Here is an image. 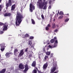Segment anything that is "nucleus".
Returning a JSON list of instances; mask_svg holds the SVG:
<instances>
[{
	"mask_svg": "<svg viewBox=\"0 0 73 73\" xmlns=\"http://www.w3.org/2000/svg\"><path fill=\"white\" fill-rule=\"evenodd\" d=\"M48 8L49 9H50L51 8V6L50 5L49 6Z\"/></svg>",
	"mask_w": 73,
	"mask_h": 73,
	"instance_id": "obj_39",
	"label": "nucleus"
},
{
	"mask_svg": "<svg viewBox=\"0 0 73 73\" xmlns=\"http://www.w3.org/2000/svg\"><path fill=\"white\" fill-rule=\"evenodd\" d=\"M15 61H17V58H15Z\"/></svg>",
	"mask_w": 73,
	"mask_h": 73,
	"instance_id": "obj_44",
	"label": "nucleus"
},
{
	"mask_svg": "<svg viewBox=\"0 0 73 73\" xmlns=\"http://www.w3.org/2000/svg\"><path fill=\"white\" fill-rule=\"evenodd\" d=\"M41 55H42V54H39V58H40V56H41Z\"/></svg>",
	"mask_w": 73,
	"mask_h": 73,
	"instance_id": "obj_37",
	"label": "nucleus"
},
{
	"mask_svg": "<svg viewBox=\"0 0 73 73\" xmlns=\"http://www.w3.org/2000/svg\"><path fill=\"white\" fill-rule=\"evenodd\" d=\"M18 52V50L17 49H15L14 51V55H16V54H17Z\"/></svg>",
	"mask_w": 73,
	"mask_h": 73,
	"instance_id": "obj_12",
	"label": "nucleus"
},
{
	"mask_svg": "<svg viewBox=\"0 0 73 73\" xmlns=\"http://www.w3.org/2000/svg\"><path fill=\"white\" fill-rule=\"evenodd\" d=\"M53 56V53L51 54H50V57H52Z\"/></svg>",
	"mask_w": 73,
	"mask_h": 73,
	"instance_id": "obj_33",
	"label": "nucleus"
},
{
	"mask_svg": "<svg viewBox=\"0 0 73 73\" xmlns=\"http://www.w3.org/2000/svg\"><path fill=\"white\" fill-rule=\"evenodd\" d=\"M44 44H45V43L44 42Z\"/></svg>",
	"mask_w": 73,
	"mask_h": 73,
	"instance_id": "obj_62",
	"label": "nucleus"
},
{
	"mask_svg": "<svg viewBox=\"0 0 73 73\" xmlns=\"http://www.w3.org/2000/svg\"><path fill=\"white\" fill-rule=\"evenodd\" d=\"M19 68L20 69H23L24 68V65L22 64H20L19 65Z\"/></svg>",
	"mask_w": 73,
	"mask_h": 73,
	"instance_id": "obj_10",
	"label": "nucleus"
},
{
	"mask_svg": "<svg viewBox=\"0 0 73 73\" xmlns=\"http://www.w3.org/2000/svg\"><path fill=\"white\" fill-rule=\"evenodd\" d=\"M46 30H48V29H49V27L47 26L46 27Z\"/></svg>",
	"mask_w": 73,
	"mask_h": 73,
	"instance_id": "obj_31",
	"label": "nucleus"
},
{
	"mask_svg": "<svg viewBox=\"0 0 73 73\" xmlns=\"http://www.w3.org/2000/svg\"><path fill=\"white\" fill-rule=\"evenodd\" d=\"M28 48H27L25 49V52H28Z\"/></svg>",
	"mask_w": 73,
	"mask_h": 73,
	"instance_id": "obj_35",
	"label": "nucleus"
},
{
	"mask_svg": "<svg viewBox=\"0 0 73 73\" xmlns=\"http://www.w3.org/2000/svg\"><path fill=\"white\" fill-rule=\"evenodd\" d=\"M46 0H43L44 1H46Z\"/></svg>",
	"mask_w": 73,
	"mask_h": 73,
	"instance_id": "obj_53",
	"label": "nucleus"
},
{
	"mask_svg": "<svg viewBox=\"0 0 73 73\" xmlns=\"http://www.w3.org/2000/svg\"><path fill=\"white\" fill-rule=\"evenodd\" d=\"M40 1H42V0H39Z\"/></svg>",
	"mask_w": 73,
	"mask_h": 73,
	"instance_id": "obj_56",
	"label": "nucleus"
},
{
	"mask_svg": "<svg viewBox=\"0 0 73 73\" xmlns=\"http://www.w3.org/2000/svg\"><path fill=\"white\" fill-rule=\"evenodd\" d=\"M36 69H37V68H36Z\"/></svg>",
	"mask_w": 73,
	"mask_h": 73,
	"instance_id": "obj_58",
	"label": "nucleus"
},
{
	"mask_svg": "<svg viewBox=\"0 0 73 73\" xmlns=\"http://www.w3.org/2000/svg\"><path fill=\"white\" fill-rule=\"evenodd\" d=\"M49 44V43H48V44Z\"/></svg>",
	"mask_w": 73,
	"mask_h": 73,
	"instance_id": "obj_59",
	"label": "nucleus"
},
{
	"mask_svg": "<svg viewBox=\"0 0 73 73\" xmlns=\"http://www.w3.org/2000/svg\"><path fill=\"white\" fill-rule=\"evenodd\" d=\"M11 14L10 13H6L4 14V16H10Z\"/></svg>",
	"mask_w": 73,
	"mask_h": 73,
	"instance_id": "obj_13",
	"label": "nucleus"
},
{
	"mask_svg": "<svg viewBox=\"0 0 73 73\" xmlns=\"http://www.w3.org/2000/svg\"><path fill=\"white\" fill-rule=\"evenodd\" d=\"M56 67H57V65H56V64H55V66H54V67H53L52 69H51V71L52 72H54L56 70Z\"/></svg>",
	"mask_w": 73,
	"mask_h": 73,
	"instance_id": "obj_9",
	"label": "nucleus"
},
{
	"mask_svg": "<svg viewBox=\"0 0 73 73\" xmlns=\"http://www.w3.org/2000/svg\"><path fill=\"white\" fill-rule=\"evenodd\" d=\"M12 1H13V3H15V1H13V0H12Z\"/></svg>",
	"mask_w": 73,
	"mask_h": 73,
	"instance_id": "obj_46",
	"label": "nucleus"
},
{
	"mask_svg": "<svg viewBox=\"0 0 73 73\" xmlns=\"http://www.w3.org/2000/svg\"><path fill=\"white\" fill-rule=\"evenodd\" d=\"M3 25V23L0 22V25Z\"/></svg>",
	"mask_w": 73,
	"mask_h": 73,
	"instance_id": "obj_36",
	"label": "nucleus"
},
{
	"mask_svg": "<svg viewBox=\"0 0 73 73\" xmlns=\"http://www.w3.org/2000/svg\"><path fill=\"white\" fill-rule=\"evenodd\" d=\"M8 73H10V72H8Z\"/></svg>",
	"mask_w": 73,
	"mask_h": 73,
	"instance_id": "obj_61",
	"label": "nucleus"
},
{
	"mask_svg": "<svg viewBox=\"0 0 73 73\" xmlns=\"http://www.w3.org/2000/svg\"><path fill=\"white\" fill-rule=\"evenodd\" d=\"M32 23L33 24H35V21L33 19H31Z\"/></svg>",
	"mask_w": 73,
	"mask_h": 73,
	"instance_id": "obj_20",
	"label": "nucleus"
},
{
	"mask_svg": "<svg viewBox=\"0 0 73 73\" xmlns=\"http://www.w3.org/2000/svg\"><path fill=\"white\" fill-rule=\"evenodd\" d=\"M31 55H29V57H31Z\"/></svg>",
	"mask_w": 73,
	"mask_h": 73,
	"instance_id": "obj_49",
	"label": "nucleus"
},
{
	"mask_svg": "<svg viewBox=\"0 0 73 73\" xmlns=\"http://www.w3.org/2000/svg\"><path fill=\"white\" fill-rule=\"evenodd\" d=\"M63 15H61L59 17H58L59 19H62L63 18Z\"/></svg>",
	"mask_w": 73,
	"mask_h": 73,
	"instance_id": "obj_21",
	"label": "nucleus"
},
{
	"mask_svg": "<svg viewBox=\"0 0 73 73\" xmlns=\"http://www.w3.org/2000/svg\"><path fill=\"white\" fill-rule=\"evenodd\" d=\"M48 4L47 1H44L42 2L39 3L38 5L40 9H42L43 8V9H46V4ZM43 7H44L43 8Z\"/></svg>",
	"mask_w": 73,
	"mask_h": 73,
	"instance_id": "obj_2",
	"label": "nucleus"
},
{
	"mask_svg": "<svg viewBox=\"0 0 73 73\" xmlns=\"http://www.w3.org/2000/svg\"><path fill=\"white\" fill-rule=\"evenodd\" d=\"M38 72L39 73H41V72L40 71H38Z\"/></svg>",
	"mask_w": 73,
	"mask_h": 73,
	"instance_id": "obj_43",
	"label": "nucleus"
},
{
	"mask_svg": "<svg viewBox=\"0 0 73 73\" xmlns=\"http://www.w3.org/2000/svg\"><path fill=\"white\" fill-rule=\"evenodd\" d=\"M25 70H24V72H27L29 69V68H28V65L27 64H26L25 65Z\"/></svg>",
	"mask_w": 73,
	"mask_h": 73,
	"instance_id": "obj_8",
	"label": "nucleus"
},
{
	"mask_svg": "<svg viewBox=\"0 0 73 73\" xmlns=\"http://www.w3.org/2000/svg\"><path fill=\"white\" fill-rule=\"evenodd\" d=\"M57 29H56L54 31V32H57Z\"/></svg>",
	"mask_w": 73,
	"mask_h": 73,
	"instance_id": "obj_38",
	"label": "nucleus"
},
{
	"mask_svg": "<svg viewBox=\"0 0 73 73\" xmlns=\"http://www.w3.org/2000/svg\"><path fill=\"white\" fill-rule=\"evenodd\" d=\"M11 49H13V47H11Z\"/></svg>",
	"mask_w": 73,
	"mask_h": 73,
	"instance_id": "obj_50",
	"label": "nucleus"
},
{
	"mask_svg": "<svg viewBox=\"0 0 73 73\" xmlns=\"http://www.w3.org/2000/svg\"><path fill=\"white\" fill-rule=\"evenodd\" d=\"M12 5V2H11V0H9V2L6 3V6L7 7H7H8L9 6H10Z\"/></svg>",
	"mask_w": 73,
	"mask_h": 73,
	"instance_id": "obj_5",
	"label": "nucleus"
},
{
	"mask_svg": "<svg viewBox=\"0 0 73 73\" xmlns=\"http://www.w3.org/2000/svg\"><path fill=\"white\" fill-rule=\"evenodd\" d=\"M46 53L47 56H49L50 54V52H46Z\"/></svg>",
	"mask_w": 73,
	"mask_h": 73,
	"instance_id": "obj_19",
	"label": "nucleus"
},
{
	"mask_svg": "<svg viewBox=\"0 0 73 73\" xmlns=\"http://www.w3.org/2000/svg\"><path fill=\"white\" fill-rule=\"evenodd\" d=\"M29 38L31 40H32V39H33V38H34V37L33 36H31Z\"/></svg>",
	"mask_w": 73,
	"mask_h": 73,
	"instance_id": "obj_26",
	"label": "nucleus"
},
{
	"mask_svg": "<svg viewBox=\"0 0 73 73\" xmlns=\"http://www.w3.org/2000/svg\"><path fill=\"white\" fill-rule=\"evenodd\" d=\"M29 35H28V34H26L25 35V37H28Z\"/></svg>",
	"mask_w": 73,
	"mask_h": 73,
	"instance_id": "obj_29",
	"label": "nucleus"
},
{
	"mask_svg": "<svg viewBox=\"0 0 73 73\" xmlns=\"http://www.w3.org/2000/svg\"><path fill=\"white\" fill-rule=\"evenodd\" d=\"M55 24L54 23H52V28H55Z\"/></svg>",
	"mask_w": 73,
	"mask_h": 73,
	"instance_id": "obj_22",
	"label": "nucleus"
},
{
	"mask_svg": "<svg viewBox=\"0 0 73 73\" xmlns=\"http://www.w3.org/2000/svg\"><path fill=\"white\" fill-rule=\"evenodd\" d=\"M59 15H64V13L62 11H60L59 13Z\"/></svg>",
	"mask_w": 73,
	"mask_h": 73,
	"instance_id": "obj_24",
	"label": "nucleus"
},
{
	"mask_svg": "<svg viewBox=\"0 0 73 73\" xmlns=\"http://www.w3.org/2000/svg\"><path fill=\"white\" fill-rule=\"evenodd\" d=\"M53 14H54V12H53Z\"/></svg>",
	"mask_w": 73,
	"mask_h": 73,
	"instance_id": "obj_55",
	"label": "nucleus"
},
{
	"mask_svg": "<svg viewBox=\"0 0 73 73\" xmlns=\"http://www.w3.org/2000/svg\"><path fill=\"white\" fill-rule=\"evenodd\" d=\"M57 40H55V41L54 46H52L50 45H49L48 46V47L49 48H55V47H56L57 46Z\"/></svg>",
	"mask_w": 73,
	"mask_h": 73,
	"instance_id": "obj_3",
	"label": "nucleus"
},
{
	"mask_svg": "<svg viewBox=\"0 0 73 73\" xmlns=\"http://www.w3.org/2000/svg\"><path fill=\"white\" fill-rule=\"evenodd\" d=\"M2 7V5H0V12L1 11V8Z\"/></svg>",
	"mask_w": 73,
	"mask_h": 73,
	"instance_id": "obj_30",
	"label": "nucleus"
},
{
	"mask_svg": "<svg viewBox=\"0 0 73 73\" xmlns=\"http://www.w3.org/2000/svg\"><path fill=\"white\" fill-rule=\"evenodd\" d=\"M0 57H1V55L0 54Z\"/></svg>",
	"mask_w": 73,
	"mask_h": 73,
	"instance_id": "obj_57",
	"label": "nucleus"
},
{
	"mask_svg": "<svg viewBox=\"0 0 73 73\" xmlns=\"http://www.w3.org/2000/svg\"><path fill=\"white\" fill-rule=\"evenodd\" d=\"M28 44L30 46H32V40H29V41Z\"/></svg>",
	"mask_w": 73,
	"mask_h": 73,
	"instance_id": "obj_14",
	"label": "nucleus"
},
{
	"mask_svg": "<svg viewBox=\"0 0 73 73\" xmlns=\"http://www.w3.org/2000/svg\"><path fill=\"white\" fill-rule=\"evenodd\" d=\"M59 13V11H58L57 15H58Z\"/></svg>",
	"mask_w": 73,
	"mask_h": 73,
	"instance_id": "obj_47",
	"label": "nucleus"
},
{
	"mask_svg": "<svg viewBox=\"0 0 73 73\" xmlns=\"http://www.w3.org/2000/svg\"><path fill=\"white\" fill-rule=\"evenodd\" d=\"M69 19H66L65 20V22H68V21H69Z\"/></svg>",
	"mask_w": 73,
	"mask_h": 73,
	"instance_id": "obj_25",
	"label": "nucleus"
},
{
	"mask_svg": "<svg viewBox=\"0 0 73 73\" xmlns=\"http://www.w3.org/2000/svg\"><path fill=\"white\" fill-rule=\"evenodd\" d=\"M53 21H55V19H54Z\"/></svg>",
	"mask_w": 73,
	"mask_h": 73,
	"instance_id": "obj_52",
	"label": "nucleus"
},
{
	"mask_svg": "<svg viewBox=\"0 0 73 73\" xmlns=\"http://www.w3.org/2000/svg\"><path fill=\"white\" fill-rule=\"evenodd\" d=\"M3 33V31H1V33H1V34H2V33Z\"/></svg>",
	"mask_w": 73,
	"mask_h": 73,
	"instance_id": "obj_42",
	"label": "nucleus"
},
{
	"mask_svg": "<svg viewBox=\"0 0 73 73\" xmlns=\"http://www.w3.org/2000/svg\"><path fill=\"white\" fill-rule=\"evenodd\" d=\"M50 42L51 43H53L54 42V40L53 39H52L51 40Z\"/></svg>",
	"mask_w": 73,
	"mask_h": 73,
	"instance_id": "obj_23",
	"label": "nucleus"
},
{
	"mask_svg": "<svg viewBox=\"0 0 73 73\" xmlns=\"http://www.w3.org/2000/svg\"><path fill=\"white\" fill-rule=\"evenodd\" d=\"M47 27H50V24H48Z\"/></svg>",
	"mask_w": 73,
	"mask_h": 73,
	"instance_id": "obj_34",
	"label": "nucleus"
},
{
	"mask_svg": "<svg viewBox=\"0 0 73 73\" xmlns=\"http://www.w3.org/2000/svg\"><path fill=\"white\" fill-rule=\"evenodd\" d=\"M15 8V5H13L11 7V11L14 10V9Z\"/></svg>",
	"mask_w": 73,
	"mask_h": 73,
	"instance_id": "obj_16",
	"label": "nucleus"
},
{
	"mask_svg": "<svg viewBox=\"0 0 73 73\" xmlns=\"http://www.w3.org/2000/svg\"><path fill=\"white\" fill-rule=\"evenodd\" d=\"M1 48H3L4 47V46H3L2 45H1Z\"/></svg>",
	"mask_w": 73,
	"mask_h": 73,
	"instance_id": "obj_40",
	"label": "nucleus"
},
{
	"mask_svg": "<svg viewBox=\"0 0 73 73\" xmlns=\"http://www.w3.org/2000/svg\"><path fill=\"white\" fill-rule=\"evenodd\" d=\"M30 12H32L33 10L35 9V6H33L32 4H30Z\"/></svg>",
	"mask_w": 73,
	"mask_h": 73,
	"instance_id": "obj_4",
	"label": "nucleus"
},
{
	"mask_svg": "<svg viewBox=\"0 0 73 73\" xmlns=\"http://www.w3.org/2000/svg\"><path fill=\"white\" fill-rule=\"evenodd\" d=\"M7 27H8V24L7 23H5L3 29V31H6L7 29Z\"/></svg>",
	"mask_w": 73,
	"mask_h": 73,
	"instance_id": "obj_6",
	"label": "nucleus"
},
{
	"mask_svg": "<svg viewBox=\"0 0 73 73\" xmlns=\"http://www.w3.org/2000/svg\"><path fill=\"white\" fill-rule=\"evenodd\" d=\"M56 38H56V37H54V39H56Z\"/></svg>",
	"mask_w": 73,
	"mask_h": 73,
	"instance_id": "obj_45",
	"label": "nucleus"
},
{
	"mask_svg": "<svg viewBox=\"0 0 73 73\" xmlns=\"http://www.w3.org/2000/svg\"><path fill=\"white\" fill-rule=\"evenodd\" d=\"M6 70V69H3L2 70L0 71V73H5Z\"/></svg>",
	"mask_w": 73,
	"mask_h": 73,
	"instance_id": "obj_17",
	"label": "nucleus"
},
{
	"mask_svg": "<svg viewBox=\"0 0 73 73\" xmlns=\"http://www.w3.org/2000/svg\"><path fill=\"white\" fill-rule=\"evenodd\" d=\"M55 0H53V1H54Z\"/></svg>",
	"mask_w": 73,
	"mask_h": 73,
	"instance_id": "obj_60",
	"label": "nucleus"
},
{
	"mask_svg": "<svg viewBox=\"0 0 73 73\" xmlns=\"http://www.w3.org/2000/svg\"><path fill=\"white\" fill-rule=\"evenodd\" d=\"M23 17L21 14L18 13H17L16 18L15 19V24L16 26H19L20 25L22 21L21 19H23Z\"/></svg>",
	"mask_w": 73,
	"mask_h": 73,
	"instance_id": "obj_1",
	"label": "nucleus"
},
{
	"mask_svg": "<svg viewBox=\"0 0 73 73\" xmlns=\"http://www.w3.org/2000/svg\"><path fill=\"white\" fill-rule=\"evenodd\" d=\"M41 17L42 19H44V17L43 15H41Z\"/></svg>",
	"mask_w": 73,
	"mask_h": 73,
	"instance_id": "obj_32",
	"label": "nucleus"
},
{
	"mask_svg": "<svg viewBox=\"0 0 73 73\" xmlns=\"http://www.w3.org/2000/svg\"><path fill=\"white\" fill-rule=\"evenodd\" d=\"M47 66H48V64H47V63H46L43 65V69H46V68H47Z\"/></svg>",
	"mask_w": 73,
	"mask_h": 73,
	"instance_id": "obj_11",
	"label": "nucleus"
},
{
	"mask_svg": "<svg viewBox=\"0 0 73 73\" xmlns=\"http://www.w3.org/2000/svg\"><path fill=\"white\" fill-rule=\"evenodd\" d=\"M31 65L32 66H34V67H35V66H36V61H34L33 62Z\"/></svg>",
	"mask_w": 73,
	"mask_h": 73,
	"instance_id": "obj_18",
	"label": "nucleus"
},
{
	"mask_svg": "<svg viewBox=\"0 0 73 73\" xmlns=\"http://www.w3.org/2000/svg\"><path fill=\"white\" fill-rule=\"evenodd\" d=\"M66 15H69L68 14H66Z\"/></svg>",
	"mask_w": 73,
	"mask_h": 73,
	"instance_id": "obj_54",
	"label": "nucleus"
},
{
	"mask_svg": "<svg viewBox=\"0 0 73 73\" xmlns=\"http://www.w3.org/2000/svg\"><path fill=\"white\" fill-rule=\"evenodd\" d=\"M9 53L7 52L5 54V56H6L7 58H8L10 57V56L9 55Z\"/></svg>",
	"mask_w": 73,
	"mask_h": 73,
	"instance_id": "obj_15",
	"label": "nucleus"
},
{
	"mask_svg": "<svg viewBox=\"0 0 73 73\" xmlns=\"http://www.w3.org/2000/svg\"><path fill=\"white\" fill-rule=\"evenodd\" d=\"M49 4H51V1H50L49 2Z\"/></svg>",
	"mask_w": 73,
	"mask_h": 73,
	"instance_id": "obj_41",
	"label": "nucleus"
},
{
	"mask_svg": "<svg viewBox=\"0 0 73 73\" xmlns=\"http://www.w3.org/2000/svg\"><path fill=\"white\" fill-rule=\"evenodd\" d=\"M33 73H37V71L36 70H34L33 71Z\"/></svg>",
	"mask_w": 73,
	"mask_h": 73,
	"instance_id": "obj_27",
	"label": "nucleus"
},
{
	"mask_svg": "<svg viewBox=\"0 0 73 73\" xmlns=\"http://www.w3.org/2000/svg\"><path fill=\"white\" fill-rule=\"evenodd\" d=\"M24 50L22 49L20 51V52L19 54L20 56H22V55L24 54Z\"/></svg>",
	"mask_w": 73,
	"mask_h": 73,
	"instance_id": "obj_7",
	"label": "nucleus"
},
{
	"mask_svg": "<svg viewBox=\"0 0 73 73\" xmlns=\"http://www.w3.org/2000/svg\"><path fill=\"white\" fill-rule=\"evenodd\" d=\"M45 57H47V58H48V56H45Z\"/></svg>",
	"mask_w": 73,
	"mask_h": 73,
	"instance_id": "obj_51",
	"label": "nucleus"
},
{
	"mask_svg": "<svg viewBox=\"0 0 73 73\" xmlns=\"http://www.w3.org/2000/svg\"><path fill=\"white\" fill-rule=\"evenodd\" d=\"M4 49H5V48H1V51L3 52V51H4Z\"/></svg>",
	"mask_w": 73,
	"mask_h": 73,
	"instance_id": "obj_28",
	"label": "nucleus"
},
{
	"mask_svg": "<svg viewBox=\"0 0 73 73\" xmlns=\"http://www.w3.org/2000/svg\"><path fill=\"white\" fill-rule=\"evenodd\" d=\"M1 1H2V0H0V3L1 2Z\"/></svg>",
	"mask_w": 73,
	"mask_h": 73,
	"instance_id": "obj_48",
	"label": "nucleus"
}]
</instances>
